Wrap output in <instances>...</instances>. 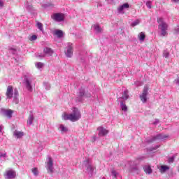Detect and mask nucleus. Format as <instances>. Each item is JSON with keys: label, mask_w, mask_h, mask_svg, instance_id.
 <instances>
[{"label": "nucleus", "mask_w": 179, "mask_h": 179, "mask_svg": "<svg viewBox=\"0 0 179 179\" xmlns=\"http://www.w3.org/2000/svg\"><path fill=\"white\" fill-rule=\"evenodd\" d=\"M128 90H125L122 92V96L117 98V102L120 103V107L122 111L127 112L128 111V107L127 104H125V101L129 99V94H128Z\"/></svg>", "instance_id": "nucleus-1"}, {"label": "nucleus", "mask_w": 179, "mask_h": 179, "mask_svg": "<svg viewBox=\"0 0 179 179\" xmlns=\"http://www.w3.org/2000/svg\"><path fill=\"white\" fill-rule=\"evenodd\" d=\"M80 118H82V114L80 113V110L77 108H73L71 113L68 115V120L71 121V122H76Z\"/></svg>", "instance_id": "nucleus-2"}, {"label": "nucleus", "mask_w": 179, "mask_h": 179, "mask_svg": "<svg viewBox=\"0 0 179 179\" xmlns=\"http://www.w3.org/2000/svg\"><path fill=\"white\" fill-rule=\"evenodd\" d=\"M157 22L159 24V29L161 30V35L163 36H166L167 34V29L169 27L167 23H166L162 17L157 18Z\"/></svg>", "instance_id": "nucleus-3"}, {"label": "nucleus", "mask_w": 179, "mask_h": 179, "mask_svg": "<svg viewBox=\"0 0 179 179\" xmlns=\"http://www.w3.org/2000/svg\"><path fill=\"white\" fill-rule=\"evenodd\" d=\"M169 138V135L157 134V136H152L151 138L147 139L148 143H152L156 142V141H165Z\"/></svg>", "instance_id": "nucleus-4"}, {"label": "nucleus", "mask_w": 179, "mask_h": 179, "mask_svg": "<svg viewBox=\"0 0 179 179\" xmlns=\"http://www.w3.org/2000/svg\"><path fill=\"white\" fill-rule=\"evenodd\" d=\"M83 164L86 167L87 173H88L89 176L92 177L94 171V166L92 165V162H90L89 159L84 161Z\"/></svg>", "instance_id": "nucleus-5"}, {"label": "nucleus", "mask_w": 179, "mask_h": 179, "mask_svg": "<svg viewBox=\"0 0 179 179\" xmlns=\"http://www.w3.org/2000/svg\"><path fill=\"white\" fill-rule=\"evenodd\" d=\"M46 169L48 173L50 174H52V173H54V162L51 157H48L46 159Z\"/></svg>", "instance_id": "nucleus-6"}, {"label": "nucleus", "mask_w": 179, "mask_h": 179, "mask_svg": "<svg viewBox=\"0 0 179 179\" xmlns=\"http://www.w3.org/2000/svg\"><path fill=\"white\" fill-rule=\"evenodd\" d=\"M148 90L149 87H148V85L144 86L142 94L139 95L140 100L142 103H146V101H148V94H149Z\"/></svg>", "instance_id": "nucleus-7"}, {"label": "nucleus", "mask_w": 179, "mask_h": 179, "mask_svg": "<svg viewBox=\"0 0 179 179\" xmlns=\"http://www.w3.org/2000/svg\"><path fill=\"white\" fill-rule=\"evenodd\" d=\"M55 22H64L65 20V15L62 13H55L51 15Z\"/></svg>", "instance_id": "nucleus-8"}, {"label": "nucleus", "mask_w": 179, "mask_h": 179, "mask_svg": "<svg viewBox=\"0 0 179 179\" xmlns=\"http://www.w3.org/2000/svg\"><path fill=\"white\" fill-rule=\"evenodd\" d=\"M129 171L130 173H136V174H139V166H138V164H136L135 162H130V167Z\"/></svg>", "instance_id": "nucleus-9"}, {"label": "nucleus", "mask_w": 179, "mask_h": 179, "mask_svg": "<svg viewBox=\"0 0 179 179\" xmlns=\"http://www.w3.org/2000/svg\"><path fill=\"white\" fill-rule=\"evenodd\" d=\"M4 177L6 179H14L16 178V171L10 169L7 170L4 173Z\"/></svg>", "instance_id": "nucleus-10"}, {"label": "nucleus", "mask_w": 179, "mask_h": 179, "mask_svg": "<svg viewBox=\"0 0 179 179\" xmlns=\"http://www.w3.org/2000/svg\"><path fill=\"white\" fill-rule=\"evenodd\" d=\"M0 114L2 115H5L6 117H8V118H12V114H13V110L10 109H3L1 108L0 109Z\"/></svg>", "instance_id": "nucleus-11"}, {"label": "nucleus", "mask_w": 179, "mask_h": 179, "mask_svg": "<svg viewBox=\"0 0 179 179\" xmlns=\"http://www.w3.org/2000/svg\"><path fill=\"white\" fill-rule=\"evenodd\" d=\"M33 82H34V78H28L25 80V85L29 92H31L32 90L31 84Z\"/></svg>", "instance_id": "nucleus-12"}, {"label": "nucleus", "mask_w": 179, "mask_h": 179, "mask_svg": "<svg viewBox=\"0 0 179 179\" xmlns=\"http://www.w3.org/2000/svg\"><path fill=\"white\" fill-rule=\"evenodd\" d=\"M6 96L7 99H12L13 97V87L11 85L8 86Z\"/></svg>", "instance_id": "nucleus-13"}, {"label": "nucleus", "mask_w": 179, "mask_h": 179, "mask_svg": "<svg viewBox=\"0 0 179 179\" xmlns=\"http://www.w3.org/2000/svg\"><path fill=\"white\" fill-rule=\"evenodd\" d=\"M98 131H99V133H98L99 136H106V135L108 134V130L106 129L103 127H98Z\"/></svg>", "instance_id": "nucleus-14"}, {"label": "nucleus", "mask_w": 179, "mask_h": 179, "mask_svg": "<svg viewBox=\"0 0 179 179\" xmlns=\"http://www.w3.org/2000/svg\"><path fill=\"white\" fill-rule=\"evenodd\" d=\"M57 129L61 132V134H66L68 132V128L65 125L60 124L57 125Z\"/></svg>", "instance_id": "nucleus-15"}, {"label": "nucleus", "mask_w": 179, "mask_h": 179, "mask_svg": "<svg viewBox=\"0 0 179 179\" xmlns=\"http://www.w3.org/2000/svg\"><path fill=\"white\" fill-rule=\"evenodd\" d=\"M73 57V46L72 43H68V58H72Z\"/></svg>", "instance_id": "nucleus-16"}, {"label": "nucleus", "mask_w": 179, "mask_h": 179, "mask_svg": "<svg viewBox=\"0 0 179 179\" xmlns=\"http://www.w3.org/2000/svg\"><path fill=\"white\" fill-rule=\"evenodd\" d=\"M24 136V133H23L22 131L15 130L13 132V136H15V138H16L17 139H20V138H23Z\"/></svg>", "instance_id": "nucleus-17"}, {"label": "nucleus", "mask_w": 179, "mask_h": 179, "mask_svg": "<svg viewBox=\"0 0 179 179\" xmlns=\"http://www.w3.org/2000/svg\"><path fill=\"white\" fill-rule=\"evenodd\" d=\"M53 34L54 36H57L58 38H62L64 37V31L62 30L55 29L53 31Z\"/></svg>", "instance_id": "nucleus-18"}, {"label": "nucleus", "mask_w": 179, "mask_h": 179, "mask_svg": "<svg viewBox=\"0 0 179 179\" xmlns=\"http://www.w3.org/2000/svg\"><path fill=\"white\" fill-rule=\"evenodd\" d=\"M143 170L145 174L150 175V174H152V173H153V170H152V167H150V165H144Z\"/></svg>", "instance_id": "nucleus-19"}, {"label": "nucleus", "mask_w": 179, "mask_h": 179, "mask_svg": "<svg viewBox=\"0 0 179 179\" xmlns=\"http://www.w3.org/2000/svg\"><path fill=\"white\" fill-rule=\"evenodd\" d=\"M129 8V4L128 3H124L122 6H120L117 8L118 12L121 13L124 9H128Z\"/></svg>", "instance_id": "nucleus-20"}, {"label": "nucleus", "mask_w": 179, "mask_h": 179, "mask_svg": "<svg viewBox=\"0 0 179 179\" xmlns=\"http://www.w3.org/2000/svg\"><path fill=\"white\" fill-rule=\"evenodd\" d=\"M85 89L83 88L80 89L79 93H78V97H80V99H78V101H82V97H85Z\"/></svg>", "instance_id": "nucleus-21"}, {"label": "nucleus", "mask_w": 179, "mask_h": 179, "mask_svg": "<svg viewBox=\"0 0 179 179\" xmlns=\"http://www.w3.org/2000/svg\"><path fill=\"white\" fill-rule=\"evenodd\" d=\"M167 170H170V167H169L168 166L162 165L160 166L159 171H160V173H162V174L166 173L167 171Z\"/></svg>", "instance_id": "nucleus-22"}, {"label": "nucleus", "mask_w": 179, "mask_h": 179, "mask_svg": "<svg viewBox=\"0 0 179 179\" xmlns=\"http://www.w3.org/2000/svg\"><path fill=\"white\" fill-rule=\"evenodd\" d=\"M34 120V116L33 115V114H30L29 115L28 120H27V125L28 127H30V125H31L33 124V121Z\"/></svg>", "instance_id": "nucleus-23"}, {"label": "nucleus", "mask_w": 179, "mask_h": 179, "mask_svg": "<svg viewBox=\"0 0 179 179\" xmlns=\"http://www.w3.org/2000/svg\"><path fill=\"white\" fill-rule=\"evenodd\" d=\"M43 52L46 55H52L53 54V51L52 50H51V48H45L44 50H43Z\"/></svg>", "instance_id": "nucleus-24"}, {"label": "nucleus", "mask_w": 179, "mask_h": 179, "mask_svg": "<svg viewBox=\"0 0 179 179\" xmlns=\"http://www.w3.org/2000/svg\"><path fill=\"white\" fill-rule=\"evenodd\" d=\"M138 37L140 41H145V38H146V35H145V32H141L138 35Z\"/></svg>", "instance_id": "nucleus-25"}, {"label": "nucleus", "mask_w": 179, "mask_h": 179, "mask_svg": "<svg viewBox=\"0 0 179 179\" xmlns=\"http://www.w3.org/2000/svg\"><path fill=\"white\" fill-rule=\"evenodd\" d=\"M36 26H37L38 29H39V30L41 31H42V33H44V27H43V23L40 22H37Z\"/></svg>", "instance_id": "nucleus-26"}, {"label": "nucleus", "mask_w": 179, "mask_h": 179, "mask_svg": "<svg viewBox=\"0 0 179 179\" xmlns=\"http://www.w3.org/2000/svg\"><path fill=\"white\" fill-rule=\"evenodd\" d=\"M36 68L38 69H41L44 66V63H41L40 62H37L35 63Z\"/></svg>", "instance_id": "nucleus-27"}, {"label": "nucleus", "mask_w": 179, "mask_h": 179, "mask_svg": "<svg viewBox=\"0 0 179 179\" xmlns=\"http://www.w3.org/2000/svg\"><path fill=\"white\" fill-rule=\"evenodd\" d=\"M94 29L96 31V33H101V27L99 24L94 25Z\"/></svg>", "instance_id": "nucleus-28"}, {"label": "nucleus", "mask_w": 179, "mask_h": 179, "mask_svg": "<svg viewBox=\"0 0 179 179\" xmlns=\"http://www.w3.org/2000/svg\"><path fill=\"white\" fill-rule=\"evenodd\" d=\"M159 148H160V145H156L155 147H151V148H148V151L153 152V150H157V149H159Z\"/></svg>", "instance_id": "nucleus-29"}, {"label": "nucleus", "mask_w": 179, "mask_h": 179, "mask_svg": "<svg viewBox=\"0 0 179 179\" xmlns=\"http://www.w3.org/2000/svg\"><path fill=\"white\" fill-rule=\"evenodd\" d=\"M43 87L46 90H50V89H51V85L48 83H43Z\"/></svg>", "instance_id": "nucleus-30"}, {"label": "nucleus", "mask_w": 179, "mask_h": 179, "mask_svg": "<svg viewBox=\"0 0 179 179\" xmlns=\"http://www.w3.org/2000/svg\"><path fill=\"white\" fill-rule=\"evenodd\" d=\"M163 57H164V58H169V57H170V52H168L167 50H164Z\"/></svg>", "instance_id": "nucleus-31"}, {"label": "nucleus", "mask_w": 179, "mask_h": 179, "mask_svg": "<svg viewBox=\"0 0 179 179\" xmlns=\"http://www.w3.org/2000/svg\"><path fill=\"white\" fill-rule=\"evenodd\" d=\"M139 23H141V21H139V20H136L134 22H133L131 24V26H132V27H135V26H138V24H139Z\"/></svg>", "instance_id": "nucleus-32"}, {"label": "nucleus", "mask_w": 179, "mask_h": 179, "mask_svg": "<svg viewBox=\"0 0 179 179\" xmlns=\"http://www.w3.org/2000/svg\"><path fill=\"white\" fill-rule=\"evenodd\" d=\"M62 120L64 121L68 120V113L66 112H64V114L62 116Z\"/></svg>", "instance_id": "nucleus-33"}, {"label": "nucleus", "mask_w": 179, "mask_h": 179, "mask_svg": "<svg viewBox=\"0 0 179 179\" xmlns=\"http://www.w3.org/2000/svg\"><path fill=\"white\" fill-rule=\"evenodd\" d=\"M32 173L35 176H38V169L37 168H33L32 169Z\"/></svg>", "instance_id": "nucleus-34"}, {"label": "nucleus", "mask_w": 179, "mask_h": 179, "mask_svg": "<svg viewBox=\"0 0 179 179\" xmlns=\"http://www.w3.org/2000/svg\"><path fill=\"white\" fill-rule=\"evenodd\" d=\"M176 159V156H172L168 159L169 163H174V159Z\"/></svg>", "instance_id": "nucleus-35"}, {"label": "nucleus", "mask_w": 179, "mask_h": 179, "mask_svg": "<svg viewBox=\"0 0 179 179\" xmlns=\"http://www.w3.org/2000/svg\"><path fill=\"white\" fill-rule=\"evenodd\" d=\"M30 41H34L35 40H37V35H32L29 38Z\"/></svg>", "instance_id": "nucleus-36"}, {"label": "nucleus", "mask_w": 179, "mask_h": 179, "mask_svg": "<svg viewBox=\"0 0 179 179\" xmlns=\"http://www.w3.org/2000/svg\"><path fill=\"white\" fill-rule=\"evenodd\" d=\"M146 6L148 9H152V1H147Z\"/></svg>", "instance_id": "nucleus-37"}, {"label": "nucleus", "mask_w": 179, "mask_h": 179, "mask_svg": "<svg viewBox=\"0 0 179 179\" xmlns=\"http://www.w3.org/2000/svg\"><path fill=\"white\" fill-rule=\"evenodd\" d=\"M111 174H112V176L114 177V178H117V171H115V170H113L112 171H111Z\"/></svg>", "instance_id": "nucleus-38"}, {"label": "nucleus", "mask_w": 179, "mask_h": 179, "mask_svg": "<svg viewBox=\"0 0 179 179\" xmlns=\"http://www.w3.org/2000/svg\"><path fill=\"white\" fill-rule=\"evenodd\" d=\"M19 96V91H17V89L14 90V97H17Z\"/></svg>", "instance_id": "nucleus-39"}, {"label": "nucleus", "mask_w": 179, "mask_h": 179, "mask_svg": "<svg viewBox=\"0 0 179 179\" xmlns=\"http://www.w3.org/2000/svg\"><path fill=\"white\" fill-rule=\"evenodd\" d=\"M13 102L15 103V104L19 103V99H17V96H14Z\"/></svg>", "instance_id": "nucleus-40"}, {"label": "nucleus", "mask_w": 179, "mask_h": 179, "mask_svg": "<svg viewBox=\"0 0 179 179\" xmlns=\"http://www.w3.org/2000/svg\"><path fill=\"white\" fill-rule=\"evenodd\" d=\"M174 31L175 34H179V25L175 28Z\"/></svg>", "instance_id": "nucleus-41"}, {"label": "nucleus", "mask_w": 179, "mask_h": 179, "mask_svg": "<svg viewBox=\"0 0 179 179\" xmlns=\"http://www.w3.org/2000/svg\"><path fill=\"white\" fill-rule=\"evenodd\" d=\"M85 97H92V94L89 92H85Z\"/></svg>", "instance_id": "nucleus-42"}, {"label": "nucleus", "mask_w": 179, "mask_h": 179, "mask_svg": "<svg viewBox=\"0 0 179 179\" xmlns=\"http://www.w3.org/2000/svg\"><path fill=\"white\" fill-rule=\"evenodd\" d=\"M10 52H12V54H16V49L15 48H11L10 50Z\"/></svg>", "instance_id": "nucleus-43"}, {"label": "nucleus", "mask_w": 179, "mask_h": 179, "mask_svg": "<svg viewBox=\"0 0 179 179\" xmlns=\"http://www.w3.org/2000/svg\"><path fill=\"white\" fill-rule=\"evenodd\" d=\"M0 157L2 159V157H6V153L0 154Z\"/></svg>", "instance_id": "nucleus-44"}, {"label": "nucleus", "mask_w": 179, "mask_h": 179, "mask_svg": "<svg viewBox=\"0 0 179 179\" xmlns=\"http://www.w3.org/2000/svg\"><path fill=\"white\" fill-rule=\"evenodd\" d=\"M3 6V1L0 0V8H2Z\"/></svg>", "instance_id": "nucleus-45"}, {"label": "nucleus", "mask_w": 179, "mask_h": 179, "mask_svg": "<svg viewBox=\"0 0 179 179\" xmlns=\"http://www.w3.org/2000/svg\"><path fill=\"white\" fill-rule=\"evenodd\" d=\"M50 3H47V4H45L44 6H43V8H48V7H50Z\"/></svg>", "instance_id": "nucleus-46"}, {"label": "nucleus", "mask_w": 179, "mask_h": 179, "mask_svg": "<svg viewBox=\"0 0 179 179\" xmlns=\"http://www.w3.org/2000/svg\"><path fill=\"white\" fill-rule=\"evenodd\" d=\"M156 124H159V119H156L154 122V125H156Z\"/></svg>", "instance_id": "nucleus-47"}, {"label": "nucleus", "mask_w": 179, "mask_h": 179, "mask_svg": "<svg viewBox=\"0 0 179 179\" xmlns=\"http://www.w3.org/2000/svg\"><path fill=\"white\" fill-rule=\"evenodd\" d=\"M92 139H93V142H95V141H96V139H97V137L96 136H94L92 137Z\"/></svg>", "instance_id": "nucleus-48"}, {"label": "nucleus", "mask_w": 179, "mask_h": 179, "mask_svg": "<svg viewBox=\"0 0 179 179\" xmlns=\"http://www.w3.org/2000/svg\"><path fill=\"white\" fill-rule=\"evenodd\" d=\"M135 85H138V86H141V83L139 81H136Z\"/></svg>", "instance_id": "nucleus-49"}, {"label": "nucleus", "mask_w": 179, "mask_h": 179, "mask_svg": "<svg viewBox=\"0 0 179 179\" xmlns=\"http://www.w3.org/2000/svg\"><path fill=\"white\" fill-rule=\"evenodd\" d=\"M45 57V55H39L40 58H44Z\"/></svg>", "instance_id": "nucleus-50"}, {"label": "nucleus", "mask_w": 179, "mask_h": 179, "mask_svg": "<svg viewBox=\"0 0 179 179\" xmlns=\"http://www.w3.org/2000/svg\"><path fill=\"white\" fill-rule=\"evenodd\" d=\"M172 1H173V2H175L176 3L179 2V0H172Z\"/></svg>", "instance_id": "nucleus-51"}, {"label": "nucleus", "mask_w": 179, "mask_h": 179, "mask_svg": "<svg viewBox=\"0 0 179 179\" xmlns=\"http://www.w3.org/2000/svg\"><path fill=\"white\" fill-rule=\"evenodd\" d=\"M0 132H2V126L0 125Z\"/></svg>", "instance_id": "nucleus-52"}, {"label": "nucleus", "mask_w": 179, "mask_h": 179, "mask_svg": "<svg viewBox=\"0 0 179 179\" xmlns=\"http://www.w3.org/2000/svg\"><path fill=\"white\" fill-rule=\"evenodd\" d=\"M0 101H1V96H0Z\"/></svg>", "instance_id": "nucleus-53"}]
</instances>
